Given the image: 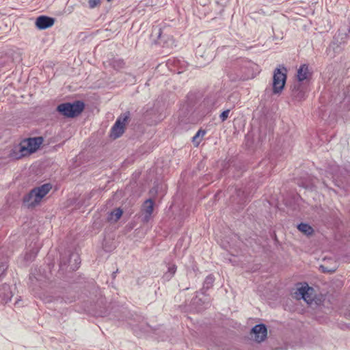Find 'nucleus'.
I'll return each instance as SVG.
<instances>
[{
	"instance_id": "16",
	"label": "nucleus",
	"mask_w": 350,
	"mask_h": 350,
	"mask_svg": "<svg viewBox=\"0 0 350 350\" xmlns=\"http://www.w3.org/2000/svg\"><path fill=\"white\" fill-rule=\"evenodd\" d=\"M236 196L233 197V201L237 200V203L241 206H243L248 200L249 195L244 190L241 189H236Z\"/></svg>"
},
{
	"instance_id": "11",
	"label": "nucleus",
	"mask_w": 350,
	"mask_h": 350,
	"mask_svg": "<svg viewBox=\"0 0 350 350\" xmlns=\"http://www.w3.org/2000/svg\"><path fill=\"white\" fill-rule=\"evenodd\" d=\"M252 333L254 334L255 340L261 342L267 338V328L263 323L257 324L252 327Z\"/></svg>"
},
{
	"instance_id": "14",
	"label": "nucleus",
	"mask_w": 350,
	"mask_h": 350,
	"mask_svg": "<svg viewBox=\"0 0 350 350\" xmlns=\"http://www.w3.org/2000/svg\"><path fill=\"white\" fill-rule=\"evenodd\" d=\"M12 296L13 293L10 289V285L3 284L0 288V301L1 303L7 304L11 300Z\"/></svg>"
},
{
	"instance_id": "15",
	"label": "nucleus",
	"mask_w": 350,
	"mask_h": 350,
	"mask_svg": "<svg viewBox=\"0 0 350 350\" xmlns=\"http://www.w3.org/2000/svg\"><path fill=\"white\" fill-rule=\"evenodd\" d=\"M214 282V275L213 274L208 275L203 282L202 288L199 292L201 294L206 295V292L213 286Z\"/></svg>"
},
{
	"instance_id": "3",
	"label": "nucleus",
	"mask_w": 350,
	"mask_h": 350,
	"mask_svg": "<svg viewBox=\"0 0 350 350\" xmlns=\"http://www.w3.org/2000/svg\"><path fill=\"white\" fill-rule=\"evenodd\" d=\"M84 109V104L81 101H75L72 103H66L57 106V110L64 116L74 118L79 115Z\"/></svg>"
},
{
	"instance_id": "12",
	"label": "nucleus",
	"mask_w": 350,
	"mask_h": 350,
	"mask_svg": "<svg viewBox=\"0 0 350 350\" xmlns=\"http://www.w3.org/2000/svg\"><path fill=\"white\" fill-rule=\"evenodd\" d=\"M199 292L197 291L196 294ZM192 307L198 312H200L204 309L206 308L209 304V298L206 297L204 299L199 298L198 295L191 300Z\"/></svg>"
},
{
	"instance_id": "31",
	"label": "nucleus",
	"mask_w": 350,
	"mask_h": 350,
	"mask_svg": "<svg viewBox=\"0 0 350 350\" xmlns=\"http://www.w3.org/2000/svg\"><path fill=\"white\" fill-rule=\"evenodd\" d=\"M321 267L323 269V272L325 273V272H328L329 271L325 268L323 266H321Z\"/></svg>"
},
{
	"instance_id": "29",
	"label": "nucleus",
	"mask_w": 350,
	"mask_h": 350,
	"mask_svg": "<svg viewBox=\"0 0 350 350\" xmlns=\"http://www.w3.org/2000/svg\"><path fill=\"white\" fill-rule=\"evenodd\" d=\"M34 280H38V279L35 276V274L31 273L29 275V281L31 284H33Z\"/></svg>"
},
{
	"instance_id": "8",
	"label": "nucleus",
	"mask_w": 350,
	"mask_h": 350,
	"mask_svg": "<svg viewBox=\"0 0 350 350\" xmlns=\"http://www.w3.org/2000/svg\"><path fill=\"white\" fill-rule=\"evenodd\" d=\"M154 202L152 199L146 200L142 206V221L144 224L148 223L151 218L154 210Z\"/></svg>"
},
{
	"instance_id": "23",
	"label": "nucleus",
	"mask_w": 350,
	"mask_h": 350,
	"mask_svg": "<svg viewBox=\"0 0 350 350\" xmlns=\"http://www.w3.org/2000/svg\"><path fill=\"white\" fill-rule=\"evenodd\" d=\"M311 289L308 285L306 286H301L300 288H297V291L299 293V295L301 296V298L304 300H306V299L308 297V291Z\"/></svg>"
},
{
	"instance_id": "27",
	"label": "nucleus",
	"mask_w": 350,
	"mask_h": 350,
	"mask_svg": "<svg viewBox=\"0 0 350 350\" xmlns=\"http://www.w3.org/2000/svg\"><path fill=\"white\" fill-rule=\"evenodd\" d=\"M27 154H8L10 160H18Z\"/></svg>"
},
{
	"instance_id": "34",
	"label": "nucleus",
	"mask_w": 350,
	"mask_h": 350,
	"mask_svg": "<svg viewBox=\"0 0 350 350\" xmlns=\"http://www.w3.org/2000/svg\"><path fill=\"white\" fill-rule=\"evenodd\" d=\"M100 315H101V316H105V315H107V312H105L103 314H100Z\"/></svg>"
},
{
	"instance_id": "26",
	"label": "nucleus",
	"mask_w": 350,
	"mask_h": 350,
	"mask_svg": "<svg viewBox=\"0 0 350 350\" xmlns=\"http://www.w3.org/2000/svg\"><path fill=\"white\" fill-rule=\"evenodd\" d=\"M230 113V109H227L224 111L219 116V118L221 119V122H224L227 120L228 118V115Z\"/></svg>"
},
{
	"instance_id": "17",
	"label": "nucleus",
	"mask_w": 350,
	"mask_h": 350,
	"mask_svg": "<svg viewBox=\"0 0 350 350\" xmlns=\"http://www.w3.org/2000/svg\"><path fill=\"white\" fill-rule=\"evenodd\" d=\"M167 270L166 272L164 273L163 275V279L165 281H170L175 275L177 271V266L173 262L167 263Z\"/></svg>"
},
{
	"instance_id": "35",
	"label": "nucleus",
	"mask_w": 350,
	"mask_h": 350,
	"mask_svg": "<svg viewBox=\"0 0 350 350\" xmlns=\"http://www.w3.org/2000/svg\"><path fill=\"white\" fill-rule=\"evenodd\" d=\"M108 1H110L111 0H107Z\"/></svg>"
},
{
	"instance_id": "4",
	"label": "nucleus",
	"mask_w": 350,
	"mask_h": 350,
	"mask_svg": "<svg viewBox=\"0 0 350 350\" xmlns=\"http://www.w3.org/2000/svg\"><path fill=\"white\" fill-rule=\"evenodd\" d=\"M129 113L126 112L118 117L111 129V138L117 139L122 135L124 133L126 126L129 123Z\"/></svg>"
},
{
	"instance_id": "28",
	"label": "nucleus",
	"mask_w": 350,
	"mask_h": 350,
	"mask_svg": "<svg viewBox=\"0 0 350 350\" xmlns=\"http://www.w3.org/2000/svg\"><path fill=\"white\" fill-rule=\"evenodd\" d=\"M134 327H139L141 329H144V332L148 331L149 329V325L146 321L140 325H134Z\"/></svg>"
},
{
	"instance_id": "32",
	"label": "nucleus",
	"mask_w": 350,
	"mask_h": 350,
	"mask_svg": "<svg viewBox=\"0 0 350 350\" xmlns=\"http://www.w3.org/2000/svg\"><path fill=\"white\" fill-rule=\"evenodd\" d=\"M323 185H324L326 188H328V186H327V183H326V182H325V180H323Z\"/></svg>"
},
{
	"instance_id": "9",
	"label": "nucleus",
	"mask_w": 350,
	"mask_h": 350,
	"mask_svg": "<svg viewBox=\"0 0 350 350\" xmlns=\"http://www.w3.org/2000/svg\"><path fill=\"white\" fill-rule=\"evenodd\" d=\"M307 88L304 83H296L292 90V96L295 100L301 102L307 97Z\"/></svg>"
},
{
	"instance_id": "24",
	"label": "nucleus",
	"mask_w": 350,
	"mask_h": 350,
	"mask_svg": "<svg viewBox=\"0 0 350 350\" xmlns=\"http://www.w3.org/2000/svg\"><path fill=\"white\" fill-rule=\"evenodd\" d=\"M122 210L120 208H116L111 213V219L117 221L122 215Z\"/></svg>"
},
{
	"instance_id": "18",
	"label": "nucleus",
	"mask_w": 350,
	"mask_h": 350,
	"mask_svg": "<svg viewBox=\"0 0 350 350\" xmlns=\"http://www.w3.org/2000/svg\"><path fill=\"white\" fill-rule=\"evenodd\" d=\"M40 247L38 246L33 247L29 252H27L24 259L26 262H31L33 261L39 252Z\"/></svg>"
},
{
	"instance_id": "20",
	"label": "nucleus",
	"mask_w": 350,
	"mask_h": 350,
	"mask_svg": "<svg viewBox=\"0 0 350 350\" xmlns=\"http://www.w3.org/2000/svg\"><path fill=\"white\" fill-rule=\"evenodd\" d=\"M206 134V131L200 129L196 135L192 137V142L195 146H198L200 142L202 141L204 135Z\"/></svg>"
},
{
	"instance_id": "1",
	"label": "nucleus",
	"mask_w": 350,
	"mask_h": 350,
	"mask_svg": "<svg viewBox=\"0 0 350 350\" xmlns=\"http://www.w3.org/2000/svg\"><path fill=\"white\" fill-rule=\"evenodd\" d=\"M51 188L52 186L49 183H46L40 187L33 188L23 197V204L28 208L36 206L50 191Z\"/></svg>"
},
{
	"instance_id": "5",
	"label": "nucleus",
	"mask_w": 350,
	"mask_h": 350,
	"mask_svg": "<svg viewBox=\"0 0 350 350\" xmlns=\"http://www.w3.org/2000/svg\"><path fill=\"white\" fill-rule=\"evenodd\" d=\"M327 173L332 176L334 185L340 188H346V176L347 171L342 169L340 166L333 165L329 167Z\"/></svg>"
},
{
	"instance_id": "21",
	"label": "nucleus",
	"mask_w": 350,
	"mask_h": 350,
	"mask_svg": "<svg viewBox=\"0 0 350 350\" xmlns=\"http://www.w3.org/2000/svg\"><path fill=\"white\" fill-rule=\"evenodd\" d=\"M298 230L306 235H310L313 233V228L308 224L301 223L297 226Z\"/></svg>"
},
{
	"instance_id": "22",
	"label": "nucleus",
	"mask_w": 350,
	"mask_h": 350,
	"mask_svg": "<svg viewBox=\"0 0 350 350\" xmlns=\"http://www.w3.org/2000/svg\"><path fill=\"white\" fill-rule=\"evenodd\" d=\"M297 184L299 186H301L304 188H312L314 187L315 183H314L313 178H311L310 176H308V178L305 181H303L301 183H297Z\"/></svg>"
},
{
	"instance_id": "7",
	"label": "nucleus",
	"mask_w": 350,
	"mask_h": 350,
	"mask_svg": "<svg viewBox=\"0 0 350 350\" xmlns=\"http://www.w3.org/2000/svg\"><path fill=\"white\" fill-rule=\"evenodd\" d=\"M286 80V70L276 68L273 72V92L274 94L280 93L284 89Z\"/></svg>"
},
{
	"instance_id": "10",
	"label": "nucleus",
	"mask_w": 350,
	"mask_h": 350,
	"mask_svg": "<svg viewBox=\"0 0 350 350\" xmlns=\"http://www.w3.org/2000/svg\"><path fill=\"white\" fill-rule=\"evenodd\" d=\"M312 72L307 64H302L297 70V83L306 84L311 78Z\"/></svg>"
},
{
	"instance_id": "6",
	"label": "nucleus",
	"mask_w": 350,
	"mask_h": 350,
	"mask_svg": "<svg viewBox=\"0 0 350 350\" xmlns=\"http://www.w3.org/2000/svg\"><path fill=\"white\" fill-rule=\"evenodd\" d=\"M43 142L44 139L42 137L25 139L19 144V151L33 153L39 149Z\"/></svg>"
},
{
	"instance_id": "2",
	"label": "nucleus",
	"mask_w": 350,
	"mask_h": 350,
	"mask_svg": "<svg viewBox=\"0 0 350 350\" xmlns=\"http://www.w3.org/2000/svg\"><path fill=\"white\" fill-rule=\"evenodd\" d=\"M81 264L80 256L77 253L70 252L62 254L59 260V269L62 271H66L69 267L70 271L77 270Z\"/></svg>"
},
{
	"instance_id": "19",
	"label": "nucleus",
	"mask_w": 350,
	"mask_h": 350,
	"mask_svg": "<svg viewBox=\"0 0 350 350\" xmlns=\"http://www.w3.org/2000/svg\"><path fill=\"white\" fill-rule=\"evenodd\" d=\"M8 268V258L5 257L0 258V281L5 277Z\"/></svg>"
},
{
	"instance_id": "13",
	"label": "nucleus",
	"mask_w": 350,
	"mask_h": 350,
	"mask_svg": "<svg viewBox=\"0 0 350 350\" xmlns=\"http://www.w3.org/2000/svg\"><path fill=\"white\" fill-rule=\"evenodd\" d=\"M55 22L54 18L46 16H40L37 18L36 21V26L39 29H45L53 25Z\"/></svg>"
},
{
	"instance_id": "33",
	"label": "nucleus",
	"mask_w": 350,
	"mask_h": 350,
	"mask_svg": "<svg viewBox=\"0 0 350 350\" xmlns=\"http://www.w3.org/2000/svg\"><path fill=\"white\" fill-rule=\"evenodd\" d=\"M117 272H118V270H117L116 271H115V272H113V274H112V275H113V278H115V277H116V273H117Z\"/></svg>"
},
{
	"instance_id": "30",
	"label": "nucleus",
	"mask_w": 350,
	"mask_h": 350,
	"mask_svg": "<svg viewBox=\"0 0 350 350\" xmlns=\"http://www.w3.org/2000/svg\"><path fill=\"white\" fill-rule=\"evenodd\" d=\"M192 270L195 272V273H197L198 271V268L197 267L196 265H192Z\"/></svg>"
},
{
	"instance_id": "25",
	"label": "nucleus",
	"mask_w": 350,
	"mask_h": 350,
	"mask_svg": "<svg viewBox=\"0 0 350 350\" xmlns=\"http://www.w3.org/2000/svg\"><path fill=\"white\" fill-rule=\"evenodd\" d=\"M101 0H89L88 4L90 8H94L100 5Z\"/></svg>"
}]
</instances>
